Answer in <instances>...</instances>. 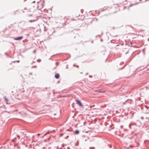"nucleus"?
Masks as SVG:
<instances>
[{
    "mask_svg": "<svg viewBox=\"0 0 149 149\" xmlns=\"http://www.w3.org/2000/svg\"><path fill=\"white\" fill-rule=\"evenodd\" d=\"M93 21V20L92 18H90L87 19L85 21L86 24L84 26V29H86L88 27V25L91 24Z\"/></svg>",
    "mask_w": 149,
    "mask_h": 149,
    "instance_id": "nucleus-1",
    "label": "nucleus"
},
{
    "mask_svg": "<svg viewBox=\"0 0 149 149\" xmlns=\"http://www.w3.org/2000/svg\"><path fill=\"white\" fill-rule=\"evenodd\" d=\"M44 2V1L43 0L40 1L39 2H37L38 3L37 8L39 10H41V8L43 7Z\"/></svg>",
    "mask_w": 149,
    "mask_h": 149,
    "instance_id": "nucleus-2",
    "label": "nucleus"
},
{
    "mask_svg": "<svg viewBox=\"0 0 149 149\" xmlns=\"http://www.w3.org/2000/svg\"><path fill=\"white\" fill-rule=\"evenodd\" d=\"M75 101L76 102L77 104L79 105L80 107H83V105L82 104L81 102L79 100H76Z\"/></svg>",
    "mask_w": 149,
    "mask_h": 149,
    "instance_id": "nucleus-3",
    "label": "nucleus"
},
{
    "mask_svg": "<svg viewBox=\"0 0 149 149\" xmlns=\"http://www.w3.org/2000/svg\"><path fill=\"white\" fill-rule=\"evenodd\" d=\"M112 147L111 145L107 144L105 146V148L106 149H111Z\"/></svg>",
    "mask_w": 149,
    "mask_h": 149,
    "instance_id": "nucleus-4",
    "label": "nucleus"
},
{
    "mask_svg": "<svg viewBox=\"0 0 149 149\" xmlns=\"http://www.w3.org/2000/svg\"><path fill=\"white\" fill-rule=\"evenodd\" d=\"M37 20H38V17H35V18L34 19L29 20V22H34L35 21H36Z\"/></svg>",
    "mask_w": 149,
    "mask_h": 149,
    "instance_id": "nucleus-5",
    "label": "nucleus"
},
{
    "mask_svg": "<svg viewBox=\"0 0 149 149\" xmlns=\"http://www.w3.org/2000/svg\"><path fill=\"white\" fill-rule=\"evenodd\" d=\"M22 36H19L15 38L14 39L15 40H20L22 39Z\"/></svg>",
    "mask_w": 149,
    "mask_h": 149,
    "instance_id": "nucleus-6",
    "label": "nucleus"
},
{
    "mask_svg": "<svg viewBox=\"0 0 149 149\" xmlns=\"http://www.w3.org/2000/svg\"><path fill=\"white\" fill-rule=\"evenodd\" d=\"M55 77L56 79H58L59 77V74L58 73H56L55 75Z\"/></svg>",
    "mask_w": 149,
    "mask_h": 149,
    "instance_id": "nucleus-7",
    "label": "nucleus"
},
{
    "mask_svg": "<svg viewBox=\"0 0 149 149\" xmlns=\"http://www.w3.org/2000/svg\"><path fill=\"white\" fill-rule=\"evenodd\" d=\"M79 133V131L78 130H76L74 132V134H78Z\"/></svg>",
    "mask_w": 149,
    "mask_h": 149,
    "instance_id": "nucleus-8",
    "label": "nucleus"
},
{
    "mask_svg": "<svg viewBox=\"0 0 149 149\" xmlns=\"http://www.w3.org/2000/svg\"><path fill=\"white\" fill-rule=\"evenodd\" d=\"M4 99L5 100V102H6V104H7V102L8 101V100L6 97H4Z\"/></svg>",
    "mask_w": 149,
    "mask_h": 149,
    "instance_id": "nucleus-9",
    "label": "nucleus"
},
{
    "mask_svg": "<svg viewBox=\"0 0 149 149\" xmlns=\"http://www.w3.org/2000/svg\"><path fill=\"white\" fill-rule=\"evenodd\" d=\"M50 132L49 131H47V133H46L45 134H44V135L45 136L47 134H49L50 133Z\"/></svg>",
    "mask_w": 149,
    "mask_h": 149,
    "instance_id": "nucleus-10",
    "label": "nucleus"
},
{
    "mask_svg": "<svg viewBox=\"0 0 149 149\" xmlns=\"http://www.w3.org/2000/svg\"><path fill=\"white\" fill-rule=\"evenodd\" d=\"M41 61V60L40 59H38L37 60V61L38 62H40Z\"/></svg>",
    "mask_w": 149,
    "mask_h": 149,
    "instance_id": "nucleus-11",
    "label": "nucleus"
},
{
    "mask_svg": "<svg viewBox=\"0 0 149 149\" xmlns=\"http://www.w3.org/2000/svg\"><path fill=\"white\" fill-rule=\"evenodd\" d=\"M63 133H61V134H60V136H62L63 135Z\"/></svg>",
    "mask_w": 149,
    "mask_h": 149,
    "instance_id": "nucleus-12",
    "label": "nucleus"
},
{
    "mask_svg": "<svg viewBox=\"0 0 149 149\" xmlns=\"http://www.w3.org/2000/svg\"><path fill=\"white\" fill-rule=\"evenodd\" d=\"M17 137L19 138H19H20V136L18 135H17Z\"/></svg>",
    "mask_w": 149,
    "mask_h": 149,
    "instance_id": "nucleus-13",
    "label": "nucleus"
},
{
    "mask_svg": "<svg viewBox=\"0 0 149 149\" xmlns=\"http://www.w3.org/2000/svg\"><path fill=\"white\" fill-rule=\"evenodd\" d=\"M123 67H124V66H123V67H122V68H120L119 69H120V70H121V69H123Z\"/></svg>",
    "mask_w": 149,
    "mask_h": 149,
    "instance_id": "nucleus-14",
    "label": "nucleus"
},
{
    "mask_svg": "<svg viewBox=\"0 0 149 149\" xmlns=\"http://www.w3.org/2000/svg\"><path fill=\"white\" fill-rule=\"evenodd\" d=\"M36 51V50H34V51H33V53H35V52Z\"/></svg>",
    "mask_w": 149,
    "mask_h": 149,
    "instance_id": "nucleus-15",
    "label": "nucleus"
},
{
    "mask_svg": "<svg viewBox=\"0 0 149 149\" xmlns=\"http://www.w3.org/2000/svg\"><path fill=\"white\" fill-rule=\"evenodd\" d=\"M112 29H115V27L114 26H113L112 28Z\"/></svg>",
    "mask_w": 149,
    "mask_h": 149,
    "instance_id": "nucleus-16",
    "label": "nucleus"
},
{
    "mask_svg": "<svg viewBox=\"0 0 149 149\" xmlns=\"http://www.w3.org/2000/svg\"><path fill=\"white\" fill-rule=\"evenodd\" d=\"M40 135V134H37V135H38V136Z\"/></svg>",
    "mask_w": 149,
    "mask_h": 149,
    "instance_id": "nucleus-17",
    "label": "nucleus"
},
{
    "mask_svg": "<svg viewBox=\"0 0 149 149\" xmlns=\"http://www.w3.org/2000/svg\"><path fill=\"white\" fill-rule=\"evenodd\" d=\"M67 149H70V148L69 147H67Z\"/></svg>",
    "mask_w": 149,
    "mask_h": 149,
    "instance_id": "nucleus-18",
    "label": "nucleus"
},
{
    "mask_svg": "<svg viewBox=\"0 0 149 149\" xmlns=\"http://www.w3.org/2000/svg\"><path fill=\"white\" fill-rule=\"evenodd\" d=\"M141 119H143V117H141Z\"/></svg>",
    "mask_w": 149,
    "mask_h": 149,
    "instance_id": "nucleus-19",
    "label": "nucleus"
},
{
    "mask_svg": "<svg viewBox=\"0 0 149 149\" xmlns=\"http://www.w3.org/2000/svg\"><path fill=\"white\" fill-rule=\"evenodd\" d=\"M57 63H57V62H56V63H56V64L57 65Z\"/></svg>",
    "mask_w": 149,
    "mask_h": 149,
    "instance_id": "nucleus-20",
    "label": "nucleus"
},
{
    "mask_svg": "<svg viewBox=\"0 0 149 149\" xmlns=\"http://www.w3.org/2000/svg\"><path fill=\"white\" fill-rule=\"evenodd\" d=\"M76 67H79V66H78V65H76Z\"/></svg>",
    "mask_w": 149,
    "mask_h": 149,
    "instance_id": "nucleus-21",
    "label": "nucleus"
},
{
    "mask_svg": "<svg viewBox=\"0 0 149 149\" xmlns=\"http://www.w3.org/2000/svg\"><path fill=\"white\" fill-rule=\"evenodd\" d=\"M89 77H92V76L89 75Z\"/></svg>",
    "mask_w": 149,
    "mask_h": 149,
    "instance_id": "nucleus-22",
    "label": "nucleus"
},
{
    "mask_svg": "<svg viewBox=\"0 0 149 149\" xmlns=\"http://www.w3.org/2000/svg\"><path fill=\"white\" fill-rule=\"evenodd\" d=\"M68 136H67V138H66V139H67V138H68Z\"/></svg>",
    "mask_w": 149,
    "mask_h": 149,
    "instance_id": "nucleus-23",
    "label": "nucleus"
},
{
    "mask_svg": "<svg viewBox=\"0 0 149 149\" xmlns=\"http://www.w3.org/2000/svg\"><path fill=\"white\" fill-rule=\"evenodd\" d=\"M29 15V16H31V15Z\"/></svg>",
    "mask_w": 149,
    "mask_h": 149,
    "instance_id": "nucleus-24",
    "label": "nucleus"
},
{
    "mask_svg": "<svg viewBox=\"0 0 149 149\" xmlns=\"http://www.w3.org/2000/svg\"><path fill=\"white\" fill-rule=\"evenodd\" d=\"M73 66H76L74 64V65H73Z\"/></svg>",
    "mask_w": 149,
    "mask_h": 149,
    "instance_id": "nucleus-25",
    "label": "nucleus"
},
{
    "mask_svg": "<svg viewBox=\"0 0 149 149\" xmlns=\"http://www.w3.org/2000/svg\"><path fill=\"white\" fill-rule=\"evenodd\" d=\"M33 67H35V68H36V66H33Z\"/></svg>",
    "mask_w": 149,
    "mask_h": 149,
    "instance_id": "nucleus-26",
    "label": "nucleus"
},
{
    "mask_svg": "<svg viewBox=\"0 0 149 149\" xmlns=\"http://www.w3.org/2000/svg\"><path fill=\"white\" fill-rule=\"evenodd\" d=\"M98 92H102L100 91H98Z\"/></svg>",
    "mask_w": 149,
    "mask_h": 149,
    "instance_id": "nucleus-27",
    "label": "nucleus"
},
{
    "mask_svg": "<svg viewBox=\"0 0 149 149\" xmlns=\"http://www.w3.org/2000/svg\"><path fill=\"white\" fill-rule=\"evenodd\" d=\"M75 145L76 146H77V143H75Z\"/></svg>",
    "mask_w": 149,
    "mask_h": 149,
    "instance_id": "nucleus-28",
    "label": "nucleus"
},
{
    "mask_svg": "<svg viewBox=\"0 0 149 149\" xmlns=\"http://www.w3.org/2000/svg\"><path fill=\"white\" fill-rule=\"evenodd\" d=\"M19 62V61H17V62Z\"/></svg>",
    "mask_w": 149,
    "mask_h": 149,
    "instance_id": "nucleus-29",
    "label": "nucleus"
},
{
    "mask_svg": "<svg viewBox=\"0 0 149 149\" xmlns=\"http://www.w3.org/2000/svg\"><path fill=\"white\" fill-rule=\"evenodd\" d=\"M59 81H58V83H59Z\"/></svg>",
    "mask_w": 149,
    "mask_h": 149,
    "instance_id": "nucleus-30",
    "label": "nucleus"
},
{
    "mask_svg": "<svg viewBox=\"0 0 149 149\" xmlns=\"http://www.w3.org/2000/svg\"><path fill=\"white\" fill-rule=\"evenodd\" d=\"M101 41H102V39H101Z\"/></svg>",
    "mask_w": 149,
    "mask_h": 149,
    "instance_id": "nucleus-31",
    "label": "nucleus"
},
{
    "mask_svg": "<svg viewBox=\"0 0 149 149\" xmlns=\"http://www.w3.org/2000/svg\"><path fill=\"white\" fill-rule=\"evenodd\" d=\"M82 136H84V135H83Z\"/></svg>",
    "mask_w": 149,
    "mask_h": 149,
    "instance_id": "nucleus-32",
    "label": "nucleus"
},
{
    "mask_svg": "<svg viewBox=\"0 0 149 149\" xmlns=\"http://www.w3.org/2000/svg\"><path fill=\"white\" fill-rule=\"evenodd\" d=\"M130 44H132V43L131 42H130Z\"/></svg>",
    "mask_w": 149,
    "mask_h": 149,
    "instance_id": "nucleus-33",
    "label": "nucleus"
},
{
    "mask_svg": "<svg viewBox=\"0 0 149 149\" xmlns=\"http://www.w3.org/2000/svg\"><path fill=\"white\" fill-rule=\"evenodd\" d=\"M14 135H15V134H13V136H14Z\"/></svg>",
    "mask_w": 149,
    "mask_h": 149,
    "instance_id": "nucleus-34",
    "label": "nucleus"
}]
</instances>
